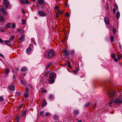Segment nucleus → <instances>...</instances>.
I'll return each mask as SVG.
<instances>
[{"label": "nucleus", "mask_w": 122, "mask_h": 122, "mask_svg": "<svg viewBox=\"0 0 122 122\" xmlns=\"http://www.w3.org/2000/svg\"><path fill=\"white\" fill-rule=\"evenodd\" d=\"M56 54L54 51L52 50L48 51L47 53L44 55V56L47 59L52 58L55 56Z\"/></svg>", "instance_id": "obj_1"}, {"label": "nucleus", "mask_w": 122, "mask_h": 122, "mask_svg": "<svg viewBox=\"0 0 122 122\" xmlns=\"http://www.w3.org/2000/svg\"><path fill=\"white\" fill-rule=\"evenodd\" d=\"M117 92L116 90H112L111 92H109L108 94L109 97L110 98H114L117 94Z\"/></svg>", "instance_id": "obj_2"}, {"label": "nucleus", "mask_w": 122, "mask_h": 122, "mask_svg": "<svg viewBox=\"0 0 122 122\" xmlns=\"http://www.w3.org/2000/svg\"><path fill=\"white\" fill-rule=\"evenodd\" d=\"M114 102L116 103L119 104H121L122 103V96H120V97L116 98L114 101Z\"/></svg>", "instance_id": "obj_3"}, {"label": "nucleus", "mask_w": 122, "mask_h": 122, "mask_svg": "<svg viewBox=\"0 0 122 122\" xmlns=\"http://www.w3.org/2000/svg\"><path fill=\"white\" fill-rule=\"evenodd\" d=\"M8 89L10 91H14L15 90V86L14 84H12L8 86Z\"/></svg>", "instance_id": "obj_4"}, {"label": "nucleus", "mask_w": 122, "mask_h": 122, "mask_svg": "<svg viewBox=\"0 0 122 122\" xmlns=\"http://www.w3.org/2000/svg\"><path fill=\"white\" fill-rule=\"evenodd\" d=\"M39 15L42 17L45 16L46 15V14L43 11H39L38 12Z\"/></svg>", "instance_id": "obj_5"}, {"label": "nucleus", "mask_w": 122, "mask_h": 122, "mask_svg": "<svg viewBox=\"0 0 122 122\" xmlns=\"http://www.w3.org/2000/svg\"><path fill=\"white\" fill-rule=\"evenodd\" d=\"M104 21L106 25H109L110 21L108 17H105L104 18Z\"/></svg>", "instance_id": "obj_6"}, {"label": "nucleus", "mask_w": 122, "mask_h": 122, "mask_svg": "<svg viewBox=\"0 0 122 122\" xmlns=\"http://www.w3.org/2000/svg\"><path fill=\"white\" fill-rule=\"evenodd\" d=\"M63 55L65 56H67V55H69L70 51H67L66 50H65L63 51Z\"/></svg>", "instance_id": "obj_7"}, {"label": "nucleus", "mask_w": 122, "mask_h": 122, "mask_svg": "<svg viewBox=\"0 0 122 122\" xmlns=\"http://www.w3.org/2000/svg\"><path fill=\"white\" fill-rule=\"evenodd\" d=\"M0 11L3 15H6L7 13L5 11L4 8H1L0 9Z\"/></svg>", "instance_id": "obj_8"}, {"label": "nucleus", "mask_w": 122, "mask_h": 122, "mask_svg": "<svg viewBox=\"0 0 122 122\" xmlns=\"http://www.w3.org/2000/svg\"><path fill=\"white\" fill-rule=\"evenodd\" d=\"M31 49L30 48H28L26 50V52L28 55L30 54L31 53Z\"/></svg>", "instance_id": "obj_9"}, {"label": "nucleus", "mask_w": 122, "mask_h": 122, "mask_svg": "<svg viewBox=\"0 0 122 122\" xmlns=\"http://www.w3.org/2000/svg\"><path fill=\"white\" fill-rule=\"evenodd\" d=\"M3 4L5 6V9L7 8L10 6V2H7V3H3Z\"/></svg>", "instance_id": "obj_10"}, {"label": "nucleus", "mask_w": 122, "mask_h": 122, "mask_svg": "<svg viewBox=\"0 0 122 122\" xmlns=\"http://www.w3.org/2000/svg\"><path fill=\"white\" fill-rule=\"evenodd\" d=\"M10 26V23H8L5 25L4 27L5 28L7 29L9 28Z\"/></svg>", "instance_id": "obj_11"}, {"label": "nucleus", "mask_w": 122, "mask_h": 122, "mask_svg": "<svg viewBox=\"0 0 122 122\" xmlns=\"http://www.w3.org/2000/svg\"><path fill=\"white\" fill-rule=\"evenodd\" d=\"M5 21V19L3 16L0 15V22H3Z\"/></svg>", "instance_id": "obj_12"}, {"label": "nucleus", "mask_w": 122, "mask_h": 122, "mask_svg": "<svg viewBox=\"0 0 122 122\" xmlns=\"http://www.w3.org/2000/svg\"><path fill=\"white\" fill-rule=\"evenodd\" d=\"M25 36L23 35H21V37L19 39V40L20 42H22L23 41H24Z\"/></svg>", "instance_id": "obj_13"}, {"label": "nucleus", "mask_w": 122, "mask_h": 122, "mask_svg": "<svg viewBox=\"0 0 122 122\" xmlns=\"http://www.w3.org/2000/svg\"><path fill=\"white\" fill-rule=\"evenodd\" d=\"M4 42L8 46L10 45L11 44L9 40L5 41Z\"/></svg>", "instance_id": "obj_14"}, {"label": "nucleus", "mask_w": 122, "mask_h": 122, "mask_svg": "<svg viewBox=\"0 0 122 122\" xmlns=\"http://www.w3.org/2000/svg\"><path fill=\"white\" fill-rule=\"evenodd\" d=\"M116 16L117 19H118L119 18L120 16V14L119 11L117 12L116 14Z\"/></svg>", "instance_id": "obj_15"}, {"label": "nucleus", "mask_w": 122, "mask_h": 122, "mask_svg": "<svg viewBox=\"0 0 122 122\" xmlns=\"http://www.w3.org/2000/svg\"><path fill=\"white\" fill-rule=\"evenodd\" d=\"M52 64V63L51 62H50L46 66V70L48 68L49 66H50Z\"/></svg>", "instance_id": "obj_16"}, {"label": "nucleus", "mask_w": 122, "mask_h": 122, "mask_svg": "<svg viewBox=\"0 0 122 122\" xmlns=\"http://www.w3.org/2000/svg\"><path fill=\"white\" fill-rule=\"evenodd\" d=\"M79 113V111L78 110H74V111L73 113L76 115H77Z\"/></svg>", "instance_id": "obj_17"}, {"label": "nucleus", "mask_w": 122, "mask_h": 122, "mask_svg": "<svg viewBox=\"0 0 122 122\" xmlns=\"http://www.w3.org/2000/svg\"><path fill=\"white\" fill-rule=\"evenodd\" d=\"M38 2L39 4L42 5L44 3V0H38Z\"/></svg>", "instance_id": "obj_18"}, {"label": "nucleus", "mask_w": 122, "mask_h": 122, "mask_svg": "<svg viewBox=\"0 0 122 122\" xmlns=\"http://www.w3.org/2000/svg\"><path fill=\"white\" fill-rule=\"evenodd\" d=\"M26 111L25 110L21 113V115L22 116H25L26 115Z\"/></svg>", "instance_id": "obj_19"}, {"label": "nucleus", "mask_w": 122, "mask_h": 122, "mask_svg": "<svg viewBox=\"0 0 122 122\" xmlns=\"http://www.w3.org/2000/svg\"><path fill=\"white\" fill-rule=\"evenodd\" d=\"M54 81L53 78H50L49 80V82L51 84L53 83Z\"/></svg>", "instance_id": "obj_20"}, {"label": "nucleus", "mask_w": 122, "mask_h": 122, "mask_svg": "<svg viewBox=\"0 0 122 122\" xmlns=\"http://www.w3.org/2000/svg\"><path fill=\"white\" fill-rule=\"evenodd\" d=\"M46 103V102L45 100L43 101V103L41 105V106L43 107L44 106H45Z\"/></svg>", "instance_id": "obj_21"}, {"label": "nucleus", "mask_w": 122, "mask_h": 122, "mask_svg": "<svg viewBox=\"0 0 122 122\" xmlns=\"http://www.w3.org/2000/svg\"><path fill=\"white\" fill-rule=\"evenodd\" d=\"M91 104V103L90 102H89L86 103L84 105V107H88Z\"/></svg>", "instance_id": "obj_22"}, {"label": "nucleus", "mask_w": 122, "mask_h": 122, "mask_svg": "<svg viewBox=\"0 0 122 122\" xmlns=\"http://www.w3.org/2000/svg\"><path fill=\"white\" fill-rule=\"evenodd\" d=\"M54 76V74L53 73H51L49 76V77L50 78H53Z\"/></svg>", "instance_id": "obj_23"}, {"label": "nucleus", "mask_w": 122, "mask_h": 122, "mask_svg": "<svg viewBox=\"0 0 122 122\" xmlns=\"http://www.w3.org/2000/svg\"><path fill=\"white\" fill-rule=\"evenodd\" d=\"M79 70V69L78 68H76V69L73 71H72L73 72V73H77L78 71Z\"/></svg>", "instance_id": "obj_24"}, {"label": "nucleus", "mask_w": 122, "mask_h": 122, "mask_svg": "<svg viewBox=\"0 0 122 122\" xmlns=\"http://www.w3.org/2000/svg\"><path fill=\"white\" fill-rule=\"evenodd\" d=\"M110 39L111 42H113L114 41V37L113 36H111Z\"/></svg>", "instance_id": "obj_25"}, {"label": "nucleus", "mask_w": 122, "mask_h": 122, "mask_svg": "<svg viewBox=\"0 0 122 122\" xmlns=\"http://www.w3.org/2000/svg\"><path fill=\"white\" fill-rule=\"evenodd\" d=\"M21 70L22 71L25 72L27 70V69L26 68L23 67L21 68Z\"/></svg>", "instance_id": "obj_26"}, {"label": "nucleus", "mask_w": 122, "mask_h": 122, "mask_svg": "<svg viewBox=\"0 0 122 122\" xmlns=\"http://www.w3.org/2000/svg\"><path fill=\"white\" fill-rule=\"evenodd\" d=\"M111 56L112 58H114L116 57V56L115 54L114 53L112 54H111Z\"/></svg>", "instance_id": "obj_27"}, {"label": "nucleus", "mask_w": 122, "mask_h": 122, "mask_svg": "<svg viewBox=\"0 0 122 122\" xmlns=\"http://www.w3.org/2000/svg\"><path fill=\"white\" fill-rule=\"evenodd\" d=\"M49 99L50 100H52V99L53 98V97L52 95L51 94L49 96Z\"/></svg>", "instance_id": "obj_28"}, {"label": "nucleus", "mask_w": 122, "mask_h": 122, "mask_svg": "<svg viewBox=\"0 0 122 122\" xmlns=\"http://www.w3.org/2000/svg\"><path fill=\"white\" fill-rule=\"evenodd\" d=\"M14 39V36H12L10 38L9 40L10 41H12Z\"/></svg>", "instance_id": "obj_29"}, {"label": "nucleus", "mask_w": 122, "mask_h": 122, "mask_svg": "<svg viewBox=\"0 0 122 122\" xmlns=\"http://www.w3.org/2000/svg\"><path fill=\"white\" fill-rule=\"evenodd\" d=\"M117 56L118 58H119L120 59L122 57V54H120L119 55H117Z\"/></svg>", "instance_id": "obj_30"}, {"label": "nucleus", "mask_w": 122, "mask_h": 122, "mask_svg": "<svg viewBox=\"0 0 122 122\" xmlns=\"http://www.w3.org/2000/svg\"><path fill=\"white\" fill-rule=\"evenodd\" d=\"M43 111H42L40 113L41 116L42 117H44V115L43 113Z\"/></svg>", "instance_id": "obj_31"}, {"label": "nucleus", "mask_w": 122, "mask_h": 122, "mask_svg": "<svg viewBox=\"0 0 122 122\" xmlns=\"http://www.w3.org/2000/svg\"><path fill=\"white\" fill-rule=\"evenodd\" d=\"M26 20L25 19H23L22 20V24L23 25H25V24Z\"/></svg>", "instance_id": "obj_32"}, {"label": "nucleus", "mask_w": 122, "mask_h": 122, "mask_svg": "<svg viewBox=\"0 0 122 122\" xmlns=\"http://www.w3.org/2000/svg\"><path fill=\"white\" fill-rule=\"evenodd\" d=\"M20 34L21 35L24 36V33H25V31L24 30H22L20 32Z\"/></svg>", "instance_id": "obj_33"}, {"label": "nucleus", "mask_w": 122, "mask_h": 122, "mask_svg": "<svg viewBox=\"0 0 122 122\" xmlns=\"http://www.w3.org/2000/svg\"><path fill=\"white\" fill-rule=\"evenodd\" d=\"M114 34H116V29L114 28H113L112 30Z\"/></svg>", "instance_id": "obj_34"}, {"label": "nucleus", "mask_w": 122, "mask_h": 122, "mask_svg": "<svg viewBox=\"0 0 122 122\" xmlns=\"http://www.w3.org/2000/svg\"><path fill=\"white\" fill-rule=\"evenodd\" d=\"M10 70L9 69H7L5 71V73L6 74H7L9 72Z\"/></svg>", "instance_id": "obj_35"}, {"label": "nucleus", "mask_w": 122, "mask_h": 122, "mask_svg": "<svg viewBox=\"0 0 122 122\" xmlns=\"http://www.w3.org/2000/svg\"><path fill=\"white\" fill-rule=\"evenodd\" d=\"M24 96L25 98H26L29 96V95L28 94H27V93L25 92L24 94Z\"/></svg>", "instance_id": "obj_36"}, {"label": "nucleus", "mask_w": 122, "mask_h": 122, "mask_svg": "<svg viewBox=\"0 0 122 122\" xmlns=\"http://www.w3.org/2000/svg\"><path fill=\"white\" fill-rule=\"evenodd\" d=\"M58 13L61 15H62L63 13V12L61 11V10H58Z\"/></svg>", "instance_id": "obj_37"}, {"label": "nucleus", "mask_w": 122, "mask_h": 122, "mask_svg": "<svg viewBox=\"0 0 122 122\" xmlns=\"http://www.w3.org/2000/svg\"><path fill=\"white\" fill-rule=\"evenodd\" d=\"M66 15H65L67 17H69L70 16V14L67 12H66L65 13Z\"/></svg>", "instance_id": "obj_38"}, {"label": "nucleus", "mask_w": 122, "mask_h": 122, "mask_svg": "<svg viewBox=\"0 0 122 122\" xmlns=\"http://www.w3.org/2000/svg\"><path fill=\"white\" fill-rule=\"evenodd\" d=\"M4 100V99L1 96L0 97V102H2Z\"/></svg>", "instance_id": "obj_39"}, {"label": "nucleus", "mask_w": 122, "mask_h": 122, "mask_svg": "<svg viewBox=\"0 0 122 122\" xmlns=\"http://www.w3.org/2000/svg\"><path fill=\"white\" fill-rule=\"evenodd\" d=\"M58 117V116L55 115L54 116L53 118L54 119H56Z\"/></svg>", "instance_id": "obj_40"}, {"label": "nucleus", "mask_w": 122, "mask_h": 122, "mask_svg": "<svg viewBox=\"0 0 122 122\" xmlns=\"http://www.w3.org/2000/svg\"><path fill=\"white\" fill-rule=\"evenodd\" d=\"M45 115L46 116H49L50 115V113H48V112H47L46 113Z\"/></svg>", "instance_id": "obj_41"}, {"label": "nucleus", "mask_w": 122, "mask_h": 122, "mask_svg": "<svg viewBox=\"0 0 122 122\" xmlns=\"http://www.w3.org/2000/svg\"><path fill=\"white\" fill-rule=\"evenodd\" d=\"M28 89L27 87H26L25 88V92H27V93H29V91L28 90Z\"/></svg>", "instance_id": "obj_42"}, {"label": "nucleus", "mask_w": 122, "mask_h": 122, "mask_svg": "<svg viewBox=\"0 0 122 122\" xmlns=\"http://www.w3.org/2000/svg\"><path fill=\"white\" fill-rule=\"evenodd\" d=\"M50 71H47L45 73V74L46 75H48V74L49 73Z\"/></svg>", "instance_id": "obj_43"}, {"label": "nucleus", "mask_w": 122, "mask_h": 122, "mask_svg": "<svg viewBox=\"0 0 122 122\" xmlns=\"http://www.w3.org/2000/svg\"><path fill=\"white\" fill-rule=\"evenodd\" d=\"M20 118L19 117H17L16 118V120L17 121V122H19V118Z\"/></svg>", "instance_id": "obj_44"}, {"label": "nucleus", "mask_w": 122, "mask_h": 122, "mask_svg": "<svg viewBox=\"0 0 122 122\" xmlns=\"http://www.w3.org/2000/svg\"><path fill=\"white\" fill-rule=\"evenodd\" d=\"M59 8V7L58 6H56L55 7V9L56 10H58Z\"/></svg>", "instance_id": "obj_45"}, {"label": "nucleus", "mask_w": 122, "mask_h": 122, "mask_svg": "<svg viewBox=\"0 0 122 122\" xmlns=\"http://www.w3.org/2000/svg\"><path fill=\"white\" fill-rule=\"evenodd\" d=\"M15 24H13L12 25V27L14 28H15Z\"/></svg>", "instance_id": "obj_46"}, {"label": "nucleus", "mask_w": 122, "mask_h": 122, "mask_svg": "<svg viewBox=\"0 0 122 122\" xmlns=\"http://www.w3.org/2000/svg\"><path fill=\"white\" fill-rule=\"evenodd\" d=\"M0 42L1 43H3V41L0 38Z\"/></svg>", "instance_id": "obj_47"}, {"label": "nucleus", "mask_w": 122, "mask_h": 122, "mask_svg": "<svg viewBox=\"0 0 122 122\" xmlns=\"http://www.w3.org/2000/svg\"><path fill=\"white\" fill-rule=\"evenodd\" d=\"M114 7L116 10H117L118 9V7L117 5H115Z\"/></svg>", "instance_id": "obj_48"}, {"label": "nucleus", "mask_w": 122, "mask_h": 122, "mask_svg": "<svg viewBox=\"0 0 122 122\" xmlns=\"http://www.w3.org/2000/svg\"><path fill=\"white\" fill-rule=\"evenodd\" d=\"M67 64L68 65V66L69 67H71V65H70V62H68L67 63Z\"/></svg>", "instance_id": "obj_49"}, {"label": "nucleus", "mask_w": 122, "mask_h": 122, "mask_svg": "<svg viewBox=\"0 0 122 122\" xmlns=\"http://www.w3.org/2000/svg\"><path fill=\"white\" fill-rule=\"evenodd\" d=\"M116 9L115 8H114L113 9V13H115L116 12Z\"/></svg>", "instance_id": "obj_50"}, {"label": "nucleus", "mask_w": 122, "mask_h": 122, "mask_svg": "<svg viewBox=\"0 0 122 122\" xmlns=\"http://www.w3.org/2000/svg\"><path fill=\"white\" fill-rule=\"evenodd\" d=\"M26 3L27 4H29V2L28 0H26L25 2V3Z\"/></svg>", "instance_id": "obj_51"}, {"label": "nucleus", "mask_w": 122, "mask_h": 122, "mask_svg": "<svg viewBox=\"0 0 122 122\" xmlns=\"http://www.w3.org/2000/svg\"><path fill=\"white\" fill-rule=\"evenodd\" d=\"M12 77L13 79H15V76L14 74H13V76H12Z\"/></svg>", "instance_id": "obj_52"}, {"label": "nucleus", "mask_w": 122, "mask_h": 122, "mask_svg": "<svg viewBox=\"0 0 122 122\" xmlns=\"http://www.w3.org/2000/svg\"><path fill=\"white\" fill-rule=\"evenodd\" d=\"M114 60L115 61H116V62H118V60L117 58H114Z\"/></svg>", "instance_id": "obj_53"}, {"label": "nucleus", "mask_w": 122, "mask_h": 122, "mask_svg": "<svg viewBox=\"0 0 122 122\" xmlns=\"http://www.w3.org/2000/svg\"><path fill=\"white\" fill-rule=\"evenodd\" d=\"M22 30L20 29H18V31L19 32H20L22 31Z\"/></svg>", "instance_id": "obj_54"}, {"label": "nucleus", "mask_w": 122, "mask_h": 122, "mask_svg": "<svg viewBox=\"0 0 122 122\" xmlns=\"http://www.w3.org/2000/svg\"><path fill=\"white\" fill-rule=\"evenodd\" d=\"M16 94L18 96H20L21 95V93L19 92L16 93Z\"/></svg>", "instance_id": "obj_55"}, {"label": "nucleus", "mask_w": 122, "mask_h": 122, "mask_svg": "<svg viewBox=\"0 0 122 122\" xmlns=\"http://www.w3.org/2000/svg\"><path fill=\"white\" fill-rule=\"evenodd\" d=\"M0 56L3 58L4 57V56L1 53H0Z\"/></svg>", "instance_id": "obj_56"}, {"label": "nucleus", "mask_w": 122, "mask_h": 122, "mask_svg": "<svg viewBox=\"0 0 122 122\" xmlns=\"http://www.w3.org/2000/svg\"><path fill=\"white\" fill-rule=\"evenodd\" d=\"M47 92V91L46 90H42V92L43 93H45Z\"/></svg>", "instance_id": "obj_57"}, {"label": "nucleus", "mask_w": 122, "mask_h": 122, "mask_svg": "<svg viewBox=\"0 0 122 122\" xmlns=\"http://www.w3.org/2000/svg\"><path fill=\"white\" fill-rule=\"evenodd\" d=\"M96 105H97V103H95L94 105L93 106V107H94V108H95L96 107Z\"/></svg>", "instance_id": "obj_58"}, {"label": "nucleus", "mask_w": 122, "mask_h": 122, "mask_svg": "<svg viewBox=\"0 0 122 122\" xmlns=\"http://www.w3.org/2000/svg\"><path fill=\"white\" fill-rule=\"evenodd\" d=\"M15 70H16V72H18V70H19V69H18V68H16V67H15Z\"/></svg>", "instance_id": "obj_59"}, {"label": "nucleus", "mask_w": 122, "mask_h": 122, "mask_svg": "<svg viewBox=\"0 0 122 122\" xmlns=\"http://www.w3.org/2000/svg\"><path fill=\"white\" fill-rule=\"evenodd\" d=\"M65 5L67 6V7H68L69 6V5L67 4H66V3H65Z\"/></svg>", "instance_id": "obj_60"}, {"label": "nucleus", "mask_w": 122, "mask_h": 122, "mask_svg": "<svg viewBox=\"0 0 122 122\" xmlns=\"http://www.w3.org/2000/svg\"><path fill=\"white\" fill-rule=\"evenodd\" d=\"M113 103V100H112L110 101V104H112Z\"/></svg>", "instance_id": "obj_61"}, {"label": "nucleus", "mask_w": 122, "mask_h": 122, "mask_svg": "<svg viewBox=\"0 0 122 122\" xmlns=\"http://www.w3.org/2000/svg\"><path fill=\"white\" fill-rule=\"evenodd\" d=\"M0 31L2 32H3L4 31V30L2 29H1L0 30Z\"/></svg>", "instance_id": "obj_62"}, {"label": "nucleus", "mask_w": 122, "mask_h": 122, "mask_svg": "<svg viewBox=\"0 0 122 122\" xmlns=\"http://www.w3.org/2000/svg\"><path fill=\"white\" fill-rule=\"evenodd\" d=\"M56 14V17L57 18H58L59 17V16H58V14Z\"/></svg>", "instance_id": "obj_63"}, {"label": "nucleus", "mask_w": 122, "mask_h": 122, "mask_svg": "<svg viewBox=\"0 0 122 122\" xmlns=\"http://www.w3.org/2000/svg\"><path fill=\"white\" fill-rule=\"evenodd\" d=\"M22 12L24 14V11L23 10V9L22 10Z\"/></svg>", "instance_id": "obj_64"}]
</instances>
